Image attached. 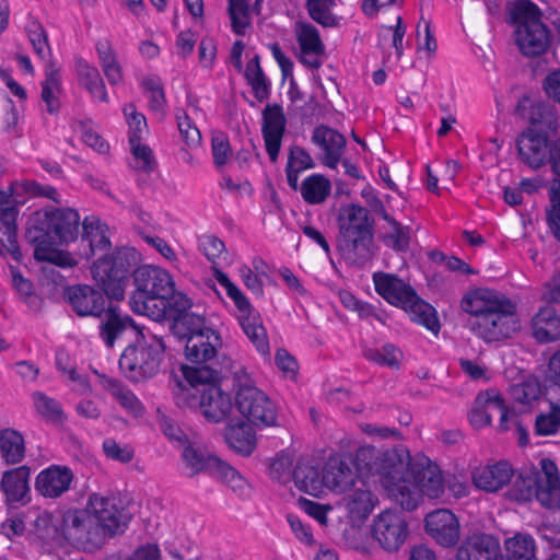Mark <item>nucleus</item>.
Here are the masks:
<instances>
[{
  "instance_id": "1a4fd4ad",
  "label": "nucleus",
  "mask_w": 560,
  "mask_h": 560,
  "mask_svg": "<svg viewBox=\"0 0 560 560\" xmlns=\"http://www.w3.org/2000/svg\"><path fill=\"white\" fill-rule=\"evenodd\" d=\"M165 338L150 329L128 346L120 355L119 369L132 382H141L156 375L166 350Z\"/></svg>"
},
{
  "instance_id": "a18cd8bd",
  "label": "nucleus",
  "mask_w": 560,
  "mask_h": 560,
  "mask_svg": "<svg viewBox=\"0 0 560 560\" xmlns=\"http://www.w3.org/2000/svg\"><path fill=\"white\" fill-rule=\"evenodd\" d=\"M390 231L381 236L383 244L395 252L405 253L410 246V226L402 225L396 219L388 222Z\"/></svg>"
},
{
  "instance_id": "7c9ffc66",
  "label": "nucleus",
  "mask_w": 560,
  "mask_h": 560,
  "mask_svg": "<svg viewBox=\"0 0 560 560\" xmlns=\"http://www.w3.org/2000/svg\"><path fill=\"white\" fill-rule=\"evenodd\" d=\"M312 141L325 151L323 163L336 168L346 145L345 137L332 128L319 126L314 129Z\"/></svg>"
},
{
  "instance_id": "c756f323",
  "label": "nucleus",
  "mask_w": 560,
  "mask_h": 560,
  "mask_svg": "<svg viewBox=\"0 0 560 560\" xmlns=\"http://www.w3.org/2000/svg\"><path fill=\"white\" fill-rule=\"evenodd\" d=\"M340 457H329L322 469V481L328 490H350L359 479L358 474Z\"/></svg>"
},
{
  "instance_id": "e433bc0d",
  "label": "nucleus",
  "mask_w": 560,
  "mask_h": 560,
  "mask_svg": "<svg viewBox=\"0 0 560 560\" xmlns=\"http://www.w3.org/2000/svg\"><path fill=\"white\" fill-rule=\"evenodd\" d=\"M34 533L38 539L47 547V550L54 547H62L66 542L65 527H59L54 523L52 516L48 513L38 514L34 521Z\"/></svg>"
},
{
  "instance_id": "49530a36",
  "label": "nucleus",
  "mask_w": 560,
  "mask_h": 560,
  "mask_svg": "<svg viewBox=\"0 0 560 560\" xmlns=\"http://www.w3.org/2000/svg\"><path fill=\"white\" fill-rule=\"evenodd\" d=\"M335 2L332 0H306L305 8L316 23L324 27H336L339 20L331 12Z\"/></svg>"
},
{
  "instance_id": "39448f33",
  "label": "nucleus",
  "mask_w": 560,
  "mask_h": 560,
  "mask_svg": "<svg viewBox=\"0 0 560 560\" xmlns=\"http://www.w3.org/2000/svg\"><path fill=\"white\" fill-rule=\"evenodd\" d=\"M338 228L337 248L342 257L358 266L370 260L374 220L368 209L354 203L343 207L338 215Z\"/></svg>"
},
{
  "instance_id": "09e8293b",
  "label": "nucleus",
  "mask_w": 560,
  "mask_h": 560,
  "mask_svg": "<svg viewBox=\"0 0 560 560\" xmlns=\"http://www.w3.org/2000/svg\"><path fill=\"white\" fill-rule=\"evenodd\" d=\"M107 388L115 396L122 408H125L135 417L142 415V404L130 389L124 387L117 380L114 378H109L107 381Z\"/></svg>"
},
{
  "instance_id": "4d7b16f0",
  "label": "nucleus",
  "mask_w": 560,
  "mask_h": 560,
  "mask_svg": "<svg viewBox=\"0 0 560 560\" xmlns=\"http://www.w3.org/2000/svg\"><path fill=\"white\" fill-rule=\"evenodd\" d=\"M211 153L218 170L222 168L232 156V148L226 133L213 131L211 137Z\"/></svg>"
},
{
  "instance_id": "6ab92c4d",
  "label": "nucleus",
  "mask_w": 560,
  "mask_h": 560,
  "mask_svg": "<svg viewBox=\"0 0 560 560\" xmlns=\"http://www.w3.org/2000/svg\"><path fill=\"white\" fill-rule=\"evenodd\" d=\"M425 533L443 547L455 546L459 540V522L447 509L430 512L424 517Z\"/></svg>"
},
{
  "instance_id": "5701e85b",
  "label": "nucleus",
  "mask_w": 560,
  "mask_h": 560,
  "mask_svg": "<svg viewBox=\"0 0 560 560\" xmlns=\"http://www.w3.org/2000/svg\"><path fill=\"white\" fill-rule=\"evenodd\" d=\"M233 402L231 396L223 392L218 384L205 386L199 400V412L210 423L225 421L231 415Z\"/></svg>"
},
{
  "instance_id": "6e6d98bb",
  "label": "nucleus",
  "mask_w": 560,
  "mask_h": 560,
  "mask_svg": "<svg viewBox=\"0 0 560 560\" xmlns=\"http://www.w3.org/2000/svg\"><path fill=\"white\" fill-rule=\"evenodd\" d=\"M124 115L129 126L128 141H141L148 130L147 119L143 114L138 113L133 104L124 106Z\"/></svg>"
},
{
  "instance_id": "ddd939ff",
  "label": "nucleus",
  "mask_w": 560,
  "mask_h": 560,
  "mask_svg": "<svg viewBox=\"0 0 560 560\" xmlns=\"http://www.w3.org/2000/svg\"><path fill=\"white\" fill-rule=\"evenodd\" d=\"M62 525L67 542L85 552H95L106 541L104 529L97 525L88 506L67 510L62 515Z\"/></svg>"
},
{
  "instance_id": "3c124183",
  "label": "nucleus",
  "mask_w": 560,
  "mask_h": 560,
  "mask_svg": "<svg viewBox=\"0 0 560 560\" xmlns=\"http://www.w3.org/2000/svg\"><path fill=\"white\" fill-rule=\"evenodd\" d=\"M184 376L188 384L198 387L208 386V384H217L219 372L206 363H196V366H186Z\"/></svg>"
},
{
  "instance_id": "f704fd0d",
  "label": "nucleus",
  "mask_w": 560,
  "mask_h": 560,
  "mask_svg": "<svg viewBox=\"0 0 560 560\" xmlns=\"http://www.w3.org/2000/svg\"><path fill=\"white\" fill-rule=\"evenodd\" d=\"M542 11L532 0H513L508 4V23L520 30L542 23Z\"/></svg>"
},
{
  "instance_id": "4c0bfd02",
  "label": "nucleus",
  "mask_w": 560,
  "mask_h": 560,
  "mask_svg": "<svg viewBox=\"0 0 560 560\" xmlns=\"http://www.w3.org/2000/svg\"><path fill=\"white\" fill-rule=\"evenodd\" d=\"M77 73L80 84L86 89L93 97L102 102H108L105 84L97 68L80 58L77 60Z\"/></svg>"
},
{
  "instance_id": "423d86ee",
  "label": "nucleus",
  "mask_w": 560,
  "mask_h": 560,
  "mask_svg": "<svg viewBox=\"0 0 560 560\" xmlns=\"http://www.w3.org/2000/svg\"><path fill=\"white\" fill-rule=\"evenodd\" d=\"M409 459V453L404 450L383 451L365 445L357 450L350 463L354 465L362 486H366L365 478L377 476L384 489L392 490V486H397L406 479Z\"/></svg>"
},
{
  "instance_id": "72a5a7b5",
  "label": "nucleus",
  "mask_w": 560,
  "mask_h": 560,
  "mask_svg": "<svg viewBox=\"0 0 560 560\" xmlns=\"http://www.w3.org/2000/svg\"><path fill=\"white\" fill-rule=\"evenodd\" d=\"M224 440L235 452L249 455L256 446V435L250 424L243 420L229 422L224 428Z\"/></svg>"
},
{
  "instance_id": "473e14b6",
  "label": "nucleus",
  "mask_w": 560,
  "mask_h": 560,
  "mask_svg": "<svg viewBox=\"0 0 560 560\" xmlns=\"http://www.w3.org/2000/svg\"><path fill=\"white\" fill-rule=\"evenodd\" d=\"M532 330L535 339L541 343L560 338V317L552 306L539 308L532 319Z\"/></svg>"
},
{
  "instance_id": "58836bf2",
  "label": "nucleus",
  "mask_w": 560,
  "mask_h": 560,
  "mask_svg": "<svg viewBox=\"0 0 560 560\" xmlns=\"http://www.w3.org/2000/svg\"><path fill=\"white\" fill-rule=\"evenodd\" d=\"M292 479L299 490H320L324 487L322 470L305 458H300L295 464Z\"/></svg>"
},
{
  "instance_id": "4be33fe9",
  "label": "nucleus",
  "mask_w": 560,
  "mask_h": 560,
  "mask_svg": "<svg viewBox=\"0 0 560 560\" xmlns=\"http://www.w3.org/2000/svg\"><path fill=\"white\" fill-rule=\"evenodd\" d=\"M550 144L545 133L533 129L523 131L516 139L520 159L532 168H539L550 156Z\"/></svg>"
},
{
  "instance_id": "f8f14e48",
  "label": "nucleus",
  "mask_w": 560,
  "mask_h": 560,
  "mask_svg": "<svg viewBox=\"0 0 560 560\" xmlns=\"http://www.w3.org/2000/svg\"><path fill=\"white\" fill-rule=\"evenodd\" d=\"M183 446L182 458L192 474L208 472L221 479L232 490H243L249 486L235 468L221 460L207 448L190 441Z\"/></svg>"
},
{
  "instance_id": "c03bdc74",
  "label": "nucleus",
  "mask_w": 560,
  "mask_h": 560,
  "mask_svg": "<svg viewBox=\"0 0 560 560\" xmlns=\"http://www.w3.org/2000/svg\"><path fill=\"white\" fill-rule=\"evenodd\" d=\"M343 501L346 510L353 521L368 518L378 502L373 492H351Z\"/></svg>"
},
{
  "instance_id": "412c9836",
  "label": "nucleus",
  "mask_w": 560,
  "mask_h": 560,
  "mask_svg": "<svg viewBox=\"0 0 560 560\" xmlns=\"http://www.w3.org/2000/svg\"><path fill=\"white\" fill-rule=\"evenodd\" d=\"M104 291L88 284H78L67 288L66 300L71 304L79 316L101 317L105 311Z\"/></svg>"
},
{
  "instance_id": "052dcab7",
  "label": "nucleus",
  "mask_w": 560,
  "mask_h": 560,
  "mask_svg": "<svg viewBox=\"0 0 560 560\" xmlns=\"http://www.w3.org/2000/svg\"><path fill=\"white\" fill-rule=\"evenodd\" d=\"M549 198L550 209L547 210V224L552 235L560 242V183L551 184Z\"/></svg>"
},
{
  "instance_id": "f03ea898",
  "label": "nucleus",
  "mask_w": 560,
  "mask_h": 560,
  "mask_svg": "<svg viewBox=\"0 0 560 560\" xmlns=\"http://www.w3.org/2000/svg\"><path fill=\"white\" fill-rule=\"evenodd\" d=\"M460 307L471 315L467 322L469 329L487 342L510 338L520 330L515 304L489 289L469 291Z\"/></svg>"
},
{
  "instance_id": "bf43d9fd",
  "label": "nucleus",
  "mask_w": 560,
  "mask_h": 560,
  "mask_svg": "<svg viewBox=\"0 0 560 560\" xmlns=\"http://www.w3.org/2000/svg\"><path fill=\"white\" fill-rule=\"evenodd\" d=\"M30 479V468L26 466H20L18 468H13L7 470L1 479L0 490L4 491H19V490H30L28 485Z\"/></svg>"
},
{
  "instance_id": "680f3d73",
  "label": "nucleus",
  "mask_w": 560,
  "mask_h": 560,
  "mask_svg": "<svg viewBox=\"0 0 560 560\" xmlns=\"http://www.w3.org/2000/svg\"><path fill=\"white\" fill-rule=\"evenodd\" d=\"M176 120L180 137L190 148H196L201 142V133L190 117L184 110H177Z\"/></svg>"
},
{
  "instance_id": "dca6fc26",
  "label": "nucleus",
  "mask_w": 560,
  "mask_h": 560,
  "mask_svg": "<svg viewBox=\"0 0 560 560\" xmlns=\"http://www.w3.org/2000/svg\"><path fill=\"white\" fill-rule=\"evenodd\" d=\"M192 301L185 293L175 294L173 303L168 304L165 319L171 320L170 329L179 340H186L188 337L203 332L206 329H212L207 326L205 316L191 312Z\"/></svg>"
},
{
  "instance_id": "6e6552de",
  "label": "nucleus",
  "mask_w": 560,
  "mask_h": 560,
  "mask_svg": "<svg viewBox=\"0 0 560 560\" xmlns=\"http://www.w3.org/2000/svg\"><path fill=\"white\" fill-rule=\"evenodd\" d=\"M140 261L141 255L135 247H116L97 258L91 267V272L107 298L120 301L125 296L129 276L135 275Z\"/></svg>"
},
{
  "instance_id": "2eb2a0df",
  "label": "nucleus",
  "mask_w": 560,
  "mask_h": 560,
  "mask_svg": "<svg viewBox=\"0 0 560 560\" xmlns=\"http://www.w3.org/2000/svg\"><path fill=\"white\" fill-rule=\"evenodd\" d=\"M371 534L383 550L397 552L409 536V524L402 514L385 510L374 517Z\"/></svg>"
},
{
  "instance_id": "37998d69",
  "label": "nucleus",
  "mask_w": 560,
  "mask_h": 560,
  "mask_svg": "<svg viewBox=\"0 0 560 560\" xmlns=\"http://www.w3.org/2000/svg\"><path fill=\"white\" fill-rule=\"evenodd\" d=\"M330 190V182L320 174H313L306 177L300 186L303 199L311 205L324 202L329 196Z\"/></svg>"
},
{
  "instance_id": "4468645a",
  "label": "nucleus",
  "mask_w": 560,
  "mask_h": 560,
  "mask_svg": "<svg viewBox=\"0 0 560 560\" xmlns=\"http://www.w3.org/2000/svg\"><path fill=\"white\" fill-rule=\"evenodd\" d=\"M235 405L241 415L258 428L278 424V412L275 404L256 386L240 385L235 396Z\"/></svg>"
},
{
  "instance_id": "20e7f679",
  "label": "nucleus",
  "mask_w": 560,
  "mask_h": 560,
  "mask_svg": "<svg viewBox=\"0 0 560 560\" xmlns=\"http://www.w3.org/2000/svg\"><path fill=\"white\" fill-rule=\"evenodd\" d=\"M25 197H46L59 202L56 188L33 179L14 182L8 191L0 190V255H10L15 261H21L23 256L18 243L16 218Z\"/></svg>"
},
{
  "instance_id": "864d4df0",
  "label": "nucleus",
  "mask_w": 560,
  "mask_h": 560,
  "mask_svg": "<svg viewBox=\"0 0 560 560\" xmlns=\"http://www.w3.org/2000/svg\"><path fill=\"white\" fill-rule=\"evenodd\" d=\"M364 357L380 365L389 366L392 369L399 368V357L401 352L393 345L385 343L381 349L369 348L363 352Z\"/></svg>"
},
{
  "instance_id": "69168bd1",
  "label": "nucleus",
  "mask_w": 560,
  "mask_h": 560,
  "mask_svg": "<svg viewBox=\"0 0 560 560\" xmlns=\"http://www.w3.org/2000/svg\"><path fill=\"white\" fill-rule=\"evenodd\" d=\"M292 457L289 454H279L269 466V476L280 485H285L292 479Z\"/></svg>"
},
{
  "instance_id": "0e129e2a",
  "label": "nucleus",
  "mask_w": 560,
  "mask_h": 560,
  "mask_svg": "<svg viewBox=\"0 0 560 560\" xmlns=\"http://www.w3.org/2000/svg\"><path fill=\"white\" fill-rule=\"evenodd\" d=\"M540 394V386L536 380H528L511 386L512 398L523 405L530 404L538 399Z\"/></svg>"
},
{
  "instance_id": "de8ad7c7",
  "label": "nucleus",
  "mask_w": 560,
  "mask_h": 560,
  "mask_svg": "<svg viewBox=\"0 0 560 560\" xmlns=\"http://www.w3.org/2000/svg\"><path fill=\"white\" fill-rule=\"evenodd\" d=\"M298 42L302 55L319 56L324 54L325 47L319 33L315 26L308 23H302L298 32Z\"/></svg>"
},
{
  "instance_id": "e2e57ef3",
  "label": "nucleus",
  "mask_w": 560,
  "mask_h": 560,
  "mask_svg": "<svg viewBox=\"0 0 560 560\" xmlns=\"http://www.w3.org/2000/svg\"><path fill=\"white\" fill-rule=\"evenodd\" d=\"M10 270L12 275V285L18 292L21 300L30 305H35L39 301V299L36 296L34 292L32 281L30 279L24 278L21 271L14 266H10Z\"/></svg>"
},
{
  "instance_id": "5fc2aeb1",
  "label": "nucleus",
  "mask_w": 560,
  "mask_h": 560,
  "mask_svg": "<svg viewBox=\"0 0 560 560\" xmlns=\"http://www.w3.org/2000/svg\"><path fill=\"white\" fill-rule=\"evenodd\" d=\"M203 387L198 386H182L178 385L173 392L175 405L180 409H188L199 411V400H201Z\"/></svg>"
},
{
  "instance_id": "79ce46f5",
  "label": "nucleus",
  "mask_w": 560,
  "mask_h": 560,
  "mask_svg": "<svg viewBox=\"0 0 560 560\" xmlns=\"http://www.w3.org/2000/svg\"><path fill=\"white\" fill-rule=\"evenodd\" d=\"M25 455L24 439L15 430L4 429L0 432V456L7 464H18Z\"/></svg>"
},
{
  "instance_id": "f3484780",
  "label": "nucleus",
  "mask_w": 560,
  "mask_h": 560,
  "mask_svg": "<svg viewBox=\"0 0 560 560\" xmlns=\"http://www.w3.org/2000/svg\"><path fill=\"white\" fill-rule=\"evenodd\" d=\"M494 413H498L500 417L499 430L508 431V421L511 413L505 406L503 397L495 390H487L478 394L476 397L475 406L469 415V421L474 427L482 428L491 423Z\"/></svg>"
},
{
  "instance_id": "8fccbe9b",
  "label": "nucleus",
  "mask_w": 560,
  "mask_h": 560,
  "mask_svg": "<svg viewBox=\"0 0 560 560\" xmlns=\"http://www.w3.org/2000/svg\"><path fill=\"white\" fill-rule=\"evenodd\" d=\"M25 31L35 54L39 58L46 59L50 55V46L44 26L37 20L31 19L25 26Z\"/></svg>"
},
{
  "instance_id": "13d9d810",
  "label": "nucleus",
  "mask_w": 560,
  "mask_h": 560,
  "mask_svg": "<svg viewBox=\"0 0 560 560\" xmlns=\"http://www.w3.org/2000/svg\"><path fill=\"white\" fill-rule=\"evenodd\" d=\"M560 428V406L556 404L550 405L548 412H541L535 420V433L537 435L546 436L555 434Z\"/></svg>"
},
{
  "instance_id": "bb28decb",
  "label": "nucleus",
  "mask_w": 560,
  "mask_h": 560,
  "mask_svg": "<svg viewBox=\"0 0 560 560\" xmlns=\"http://www.w3.org/2000/svg\"><path fill=\"white\" fill-rule=\"evenodd\" d=\"M540 468L532 467L518 474L525 490H560L559 469L550 458H542Z\"/></svg>"
},
{
  "instance_id": "ea45409f",
  "label": "nucleus",
  "mask_w": 560,
  "mask_h": 560,
  "mask_svg": "<svg viewBox=\"0 0 560 560\" xmlns=\"http://www.w3.org/2000/svg\"><path fill=\"white\" fill-rule=\"evenodd\" d=\"M244 77L252 86L254 96L258 102H264L269 98L270 81L260 67V58L258 55H255L247 61Z\"/></svg>"
},
{
  "instance_id": "393cba45",
  "label": "nucleus",
  "mask_w": 560,
  "mask_h": 560,
  "mask_svg": "<svg viewBox=\"0 0 560 560\" xmlns=\"http://www.w3.org/2000/svg\"><path fill=\"white\" fill-rule=\"evenodd\" d=\"M499 539L490 534L478 533L467 537L459 546L456 560H504L499 558Z\"/></svg>"
},
{
  "instance_id": "774afa93",
  "label": "nucleus",
  "mask_w": 560,
  "mask_h": 560,
  "mask_svg": "<svg viewBox=\"0 0 560 560\" xmlns=\"http://www.w3.org/2000/svg\"><path fill=\"white\" fill-rule=\"evenodd\" d=\"M34 406L36 410L45 418L57 420L61 418L62 411L60 405L55 399L46 396L42 392L33 394Z\"/></svg>"
},
{
  "instance_id": "9b49d317",
  "label": "nucleus",
  "mask_w": 560,
  "mask_h": 560,
  "mask_svg": "<svg viewBox=\"0 0 560 560\" xmlns=\"http://www.w3.org/2000/svg\"><path fill=\"white\" fill-rule=\"evenodd\" d=\"M121 492H94L88 501L97 525L104 529V538L122 534L131 518L127 499Z\"/></svg>"
},
{
  "instance_id": "a211bd4d",
  "label": "nucleus",
  "mask_w": 560,
  "mask_h": 560,
  "mask_svg": "<svg viewBox=\"0 0 560 560\" xmlns=\"http://www.w3.org/2000/svg\"><path fill=\"white\" fill-rule=\"evenodd\" d=\"M442 482V472L435 463L428 457L416 462L410 458L406 479L392 486V490H410V486L418 487L419 490H441Z\"/></svg>"
},
{
  "instance_id": "a878e982",
  "label": "nucleus",
  "mask_w": 560,
  "mask_h": 560,
  "mask_svg": "<svg viewBox=\"0 0 560 560\" xmlns=\"http://www.w3.org/2000/svg\"><path fill=\"white\" fill-rule=\"evenodd\" d=\"M514 37L521 54L529 58L542 55L550 46V33L544 22L514 30Z\"/></svg>"
},
{
  "instance_id": "338daca9",
  "label": "nucleus",
  "mask_w": 560,
  "mask_h": 560,
  "mask_svg": "<svg viewBox=\"0 0 560 560\" xmlns=\"http://www.w3.org/2000/svg\"><path fill=\"white\" fill-rule=\"evenodd\" d=\"M27 513L22 512H8L7 518L0 524V535H3L8 539H12L15 536H21L26 529L25 518Z\"/></svg>"
},
{
  "instance_id": "cd10ccee",
  "label": "nucleus",
  "mask_w": 560,
  "mask_h": 560,
  "mask_svg": "<svg viewBox=\"0 0 560 560\" xmlns=\"http://www.w3.org/2000/svg\"><path fill=\"white\" fill-rule=\"evenodd\" d=\"M513 476L514 469L508 460L476 467L471 471L472 483L478 490H500L511 482Z\"/></svg>"
},
{
  "instance_id": "603ef678",
  "label": "nucleus",
  "mask_w": 560,
  "mask_h": 560,
  "mask_svg": "<svg viewBox=\"0 0 560 560\" xmlns=\"http://www.w3.org/2000/svg\"><path fill=\"white\" fill-rule=\"evenodd\" d=\"M231 26L236 35H244L249 25L248 0H229Z\"/></svg>"
},
{
  "instance_id": "2f4dec72",
  "label": "nucleus",
  "mask_w": 560,
  "mask_h": 560,
  "mask_svg": "<svg viewBox=\"0 0 560 560\" xmlns=\"http://www.w3.org/2000/svg\"><path fill=\"white\" fill-rule=\"evenodd\" d=\"M100 324V338L108 348H113L117 339L127 330L136 329L135 322L128 315H121L115 307H105Z\"/></svg>"
},
{
  "instance_id": "c9c22d12",
  "label": "nucleus",
  "mask_w": 560,
  "mask_h": 560,
  "mask_svg": "<svg viewBox=\"0 0 560 560\" xmlns=\"http://www.w3.org/2000/svg\"><path fill=\"white\" fill-rule=\"evenodd\" d=\"M73 474L67 466L51 465L42 470L35 481V490H69Z\"/></svg>"
},
{
  "instance_id": "0eeeda50",
  "label": "nucleus",
  "mask_w": 560,
  "mask_h": 560,
  "mask_svg": "<svg viewBox=\"0 0 560 560\" xmlns=\"http://www.w3.org/2000/svg\"><path fill=\"white\" fill-rule=\"evenodd\" d=\"M375 291L388 303L402 307L410 314L411 320L423 325L434 334L440 331V322L435 308L420 299L416 290L398 276L386 272L373 275Z\"/></svg>"
},
{
  "instance_id": "b1692460",
  "label": "nucleus",
  "mask_w": 560,
  "mask_h": 560,
  "mask_svg": "<svg viewBox=\"0 0 560 560\" xmlns=\"http://www.w3.org/2000/svg\"><path fill=\"white\" fill-rule=\"evenodd\" d=\"M110 246L108 225L96 217H85L82 222L81 257L89 260L96 252L108 250Z\"/></svg>"
},
{
  "instance_id": "a19ab883",
  "label": "nucleus",
  "mask_w": 560,
  "mask_h": 560,
  "mask_svg": "<svg viewBox=\"0 0 560 560\" xmlns=\"http://www.w3.org/2000/svg\"><path fill=\"white\" fill-rule=\"evenodd\" d=\"M46 79L42 82V100L45 102L47 112L56 114L60 104L57 94L61 92V80L59 68L54 62H48L45 68Z\"/></svg>"
},
{
  "instance_id": "c85d7f7f",
  "label": "nucleus",
  "mask_w": 560,
  "mask_h": 560,
  "mask_svg": "<svg viewBox=\"0 0 560 560\" xmlns=\"http://www.w3.org/2000/svg\"><path fill=\"white\" fill-rule=\"evenodd\" d=\"M222 340L214 329H206L186 339L185 357L191 363H206L213 359Z\"/></svg>"
},
{
  "instance_id": "f257e3e1",
  "label": "nucleus",
  "mask_w": 560,
  "mask_h": 560,
  "mask_svg": "<svg viewBox=\"0 0 560 560\" xmlns=\"http://www.w3.org/2000/svg\"><path fill=\"white\" fill-rule=\"evenodd\" d=\"M79 226L80 214L72 208L42 209L30 217L25 238L34 246L36 260L70 267L73 258L57 246L74 242Z\"/></svg>"
},
{
  "instance_id": "7ed1b4c3",
  "label": "nucleus",
  "mask_w": 560,
  "mask_h": 560,
  "mask_svg": "<svg viewBox=\"0 0 560 560\" xmlns=\"http://www.w3.org/2000/svg\"><path fill=\"white\" fill-rule=\"evenodd\" d=\"M133 291L129 296L131 310L155 322L165 320L168 304L173 303L175 290L173 277L164 269L154 266H141L135 270Z\"/></svg>"
},
{
  "instance_id": "aec40b11",
  "label": "nucleus",
  "mask_w": 560,
  "mask_h": 560,
  "mask_svg": "<svg viewBox=\"0 0 560 560\" xmlns=\"http://www.w3.org/2000/svg\"><path fill=\"white\" fill-rule=\"evenodd\" d=\"M285 126L287 118L282 106L279 104H267L262 110L261 133L266 151L272 163L278 160Z\"/></svg>"
},
{
  "instance_id": "9d476101",
  "label": "nucleus",
  "mask_w": 560,
  "mask_h": 560,
  "mask_svg": "<svg viewBox=\"0 0 560 560\" xmlns=\"http://www.w3.org/2000/svg\"><path fill=\"white\" fill-rule=\"evenodd\" d=\"M213 275L217 281L225 288L228 296L234 302L238 311V323L244 334L260 354L269 355V341L260 315L254 311L247 298L229 279L226 273L213 267Z\"/></svg>"
}]
</instances>
